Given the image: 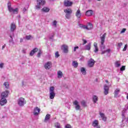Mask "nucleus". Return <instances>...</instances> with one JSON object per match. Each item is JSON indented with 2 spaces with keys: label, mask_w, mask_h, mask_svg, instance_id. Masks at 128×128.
Masks as SVG:
<instances>
[{
  "label": "nucleus",
  "mask_w": 128,
  "mask_h": 128,
  "mask_svg": "<svg viewBox=\"0 0 128 128\" xmlns=\"http://www.w3.org/2000/svg\"><path fill=\"white\" fill-rule=\"evenodd\" d=\"M93 13L92 10H88L86 12V16H92Z\"/></svg>",
  "instance_id": "obj_21"
},
{
  "label": "nucleus",
  "mask_w": 128,
  "mask_h": 128,
  "mask_svg": "<svg viewBox=\"0 0 128 128\" xmlns=\"http://www.w3.org/2000/svg\"><path fill=\"white\" fill-rule=\"evenodd\" d=\"M81 104L82 106H86V102L84 100H82L81 102Z\"/></svg>",
  "instance_id": "obj_33"
},
{
  "label": "nucleus",
  "mask_w": 128,
  "mask_h": 128,
  "mask_svg": "<svg viewBox=\"0 0 128 128\" xmlns=\"http://www.w3.org/2000/svg\"><path fill=\"white\" fill-rule=\"evenodd\" d=\"M8 8L10 12H12L14 14H16L18 13V8H16L15 9L12 8V4L8 2Z\"/></svg>",
  "instance_id": "obj_1"
},
{
  "label": "nucleus",
  "mask_w": 128,
  "mask_h": 128,
  "mask_svg": "<svg viewBox=\"0 0 128 128\" xmlns=\"http://www.w3.org/2000/svg\"><path fill=\"white\" fill-rule=\"evenodd\" d=\"M50 38L52 39V37H50Z\"/></svg>",
  "instance_id": "obj_60"
},
{
  "label": "nucleus",
  "mask_w": 128,
  "mask_h": 128,
  "mask_svg": "<svg viewBox=\"0 0 128 128\" xmlns=\"http://www.w3.org/2000/svg\"><path fill=\"white\" fill-rule=\"evenodd\" d=\"M4 64L0 63V68H4Z\"/></svg>",
  "instance_id": "obj_45"
},
{
  "label": "nucleus",
  "mask_w": 128,
  "mask_h": 128,
  "mask_svg": "<svg viewBox=\"0 0 128 128\" xmlns=\"http://www.w3.org/2000/svg\"><path fill=\"white\" fill-rule=\"evenodd\" d=\"M82 44H86L88 42V41H86V40H84V39H82Z\"/></svg>",
  "instance_id": "obj_44"
},
{
  "label": "nucleus",
  "mask_w": 128,
  "mask_h": 128,
  "mask_svg": "<svg viewBox=\"0 0 128 128\" xmlns=\"http://www.w3.org/2000/svg\"><path fill=\"white\" fill-rule=\"evenodd\" d=\"M26 103V102L23 98H20L18 100V104L20 106H24Z\"/></svg>",
  "instance_id": "obj_6"
},
{
  "label": "nucleus",
  "mask_w": 128,
  "mask_h": 128,
  "mask_svg": "<svg viewBox=\"0 0 128 128\" xmlns=\"http://www.w3.org/2000/svg\"><path fill=\"white\" fill-rule=\"evenodd\" d=\"M50 118V114H47L45 116V118L44 120V122H48V120Z\"/></svg>",
  "instance_id": "obj_24"
},
{
  "label": "nucleus",
  "mask_w": 128,
  "mask_h": 128,
  "mask_svg": "<svg viewBox=\"0 0 128 128\" xmlns=\"http://www.w3.org/2000/svg\"><path fill=\"white\" fill-rule=\"evenodd\" d=\"M115 64H116V66H117V68H118L119 66H120V62H116L115 63Z\"/></svg>",
  "instance_id": "obj_40"
},
{
  "label": "nucleus",
  "mask_w": 128,
  "mask_h": 128,
  "mask_svg": "<svg viewBox=\"0 0 128 128\" xmlns=\"http://www.w3.org/2000/svg\"><path fill=\"white\" fill-rule=\"evenodd\" d=\"M8 102V101L6 100V98H2L0 100V104L1 106H4Z\"/></svg>",
  "instance_id": "obj_17"
},
{
  "label": "nucleus",
  "mask_w": 128,
  "mask_h": 128,
  "mask_svg": "<svg viewBox=\"0 0 128 128\" xmlns=\"http://www.w3.org/2000/svg\"><path fill=\"white\" fill-rule=\"evenodd\" d=\"M106 33H104L102 36L100 37V50H104L106 48V46H104V42L106 40Z\"/></svg>",
  "instance_id": "obj_3"
},
{
  "label": "nucleus",
  "mask_w": 128,
  "mask_h": 128,
  "mask_svg": "<svg viewBox=\"0 0 128 128\" xmlns=\"http://www.w3.org/2000/svg\"><path fill=\"white\" fill-rule=\"evenodd\" d=\"M61 50H63L64 54H68V46L66 45H62L61 47Z\"/></svg>",
  "instance_id": "obj_8"
},
{
  "label": "nucleus",
  "mask_w": 128,
  "mask_h": 128,
  "mask_svg": "<svg viewBox=\"0 0 128 128\" xmlns=\"http://www.w3.org/2000/svg\"><path fill=\"white\" fill-rule=\"evenodd\" d=\"M40 112V108L38 107H36L34 108L33 114L34 116H38V114Z\"/></svg>",
  "instance_id": "obj_11"
},
{
  "label": "nucleus",
  "mask_w": 128,
  "mask_h": 128,
  "mask_svg": "<svg viewBox=\"0 0 128 128\" xmlns=\"http://www.w3.org/2000/svg\"><path fill=\"white\" fill-rule=\"evenodd\" d=\"M73 104L75 106V109L76 110H80V106L78 104V100H74L73 102Z\"/></svg>",
  "instance_id": "obj_10"
},
{
  "label": "nucleus",
  "mask_w": 128,
  "mask_h": 128,
  "mask_svg": "<svg viewBox=\"0 0 128 128\" xmlns=\"http://www.w3.org/2000/svg\"><path fill=\"white\" fill-rule=\"evenodd\" d=\"M92 48V43L90 42L88 44L86 45L84 48H81L82 50H90Z\"/></svg>",
  "instance_id": "obj_7"
},
{
  "label": "nucleus",
  "mask_w": 128,
  "mask_h": 128,
  "mask_svg": "<svg viewBox=\"0 0 128 128\" xmlns=\"http://www.w3.org/2000/svg\"><path fill=\"white\" fill-rule=\"evenodd\" d=\"M88 2H90V0H88Z\"/></svg>",
  "instance_id": "obj_62"
},
{
  "label": "nucleus",
  "mask_w": 128,
  "mask_h": 128,
  "mask_svg": "<svg viewBox=\"0 0 128 128\" xmlns=\"http://www.w3.org/2000/svg\"><path fill=\"white\" fill-rule=\"evenodd\" d=\"M4 86L6 88H10V84L8 82H5L4 84Z\"/></svg>",
  "instance_id": "obj_32"
},
{
  "label": "nucleus",
  "mask_w": 128,
  "mask_h": 128,
  "mask_svg": "<svg viewBox=\"0 0 128 128\" xmlns=\"http://www.w3.org/2000/svg\"><path fill=\"white\" fill-rule=\"evenodd\" d=\"M106 82H108V80H106Z\"/></svg>",
  "instance_id": "obj_58"
},
{
  "label": "nucleus",
  "mask_w": 128,
  "mask_h": 128,
  "mask_svg": "<svg viewBox=\"0 0 128 128\" xmlns=\"http://www.w3.org/2000/svg\"><path fill=\"white\" fill-rule=\"evenodd\" d=\"M65 128H72V126L70 124H67L65 126Z\"/></svg>",
  "instance_id": "obj_43"
},
{
  "label": "nucleus",
  "mask_w": 128,
  "mask_h": 128,
  "mask_svg": "<svg viewBox=\"0 0 128 128\" xmlns=\"http://www.w3.org/2000/svg\"><path fill=\"white\" fill-rule=\"evenodd\" d=\"M110 49H108V50H106V52H108V53H110Z\"/></svg>",
  "instance_id": "obj_51"
},
{
  "label": "nucleus",
  "mask_w": 128,
  "mask_h": 128,
  "mask_svg": "<svg viewBox=\"0 0 128 128\" xmlns=\"http://www.w3.org/2000/svg\"><path fill=\"white\" fill-rule=\"evenodd\" d=\"M6 48V44L2 46V50H4V48Z\"/></svg>",
  "instance_id": "obj_55"
},
{
  "label": "nucleus",
  "mask_w": 128,
  "mask_h": 128,
  "mask_svg": "<svg viewBox=\"0 0 128 128\" xmlns=\"http://www.w3.org/2000/svg\"><path fill=\"white\" fill-rule=\"evenodd\" d=\"M127 109L128 110V106H127Z\"/></svg>",
  "instance_id": "obj_61"
},
{
  "label": "nucleus",
  "mask_w": 128,
  "mask_h": 128,
  "mask_svg": "<svg viewBox=\"0 0 128 128\" xmlns=\"http://www.w3.org/2000/svg\"><path fill=\"white\" fill-rule=\"evenodd\" d=\"M76 18H80V16H82V13H80V10H78L76 14Z\"/></svg>",
  "instance_id": "obj_22"
},
{
  "label": "nucleus",
  "mask_w": 128,
  "mask_h": 128,
  "mask_svg": "<svg viewBox=\"0 0 128 128\" xmlns=\"http://www.w3.org/2000/svg\"><path fill=\"white\" fill-rule=\"evenodd\" d=\"M32 38V36L30 35L26 36V40H30V38Z\"/></svg>",
  "instance_id": "obj_35"
},
{
  "label": "nucleus",
  "mask_w": 128,
  "mask_h": 128,
  "mask_svg": "<svg viewBox=\"0 0 128 128\" xmlns=\"http://www.w3.org/2000/svg\"><path fill=\"white\" fill-rule=\"evenodd\" d=\"M64 12H66V14H72V10L70 8H67L64 10Z\"/></svg>",
  "instance_id": "obj_30"
},
{
  "label": "nucleus",
  "mask_w": 128,
  "mask_h": 128,
  "mask_svg": "<svg viewBox=\"0 0 128 128\" xmlns=\"http://www.w3.org/2000/svg\"><path fill=\"white\" fill-rule=\"evenodd\" d=\"M120 89L116 88L114 90V98H118V94L120 92Z\"/></svg>",
  "instance_id": "obj_25"
},
{
  "label": "nucleus",
  "mask_w": 128,
  "mask_h": 128,
  "mask_svg": "<svg viewBox=\"0 0 128 128\" xmlns=\"http://www.w3.org/2000/svg\"><path fill=\"white\" fill-rule=\"evenodd\" d=\"M126 70V66H122V67L120 68V70L121 72H123V70Z\"/></svg>",
  "instance_id": "obj_39"
},
{
  "label": "nucleus",
  "mask_w": 128,
  "mask_h": 128,
  "mask_svg": "<svg viewBox=\"0 0 128 128\" xmlns=\"http://www.w3.org/2000/svg\"><path fill=\"white\" fill-rule=\"evenodd\" d=\"M92 126L94 128H100V127L98 126V120H94L93 121Z\"/></svg>",
  "instance_id": "obj_15"
},
{
  "label": "nucleus",
  "mask_w": 128,
  "mask_h": 128,
  "mask_svg": "<svg viewBox=\"0 0 128 128\" xmlns=\"http://www.w3.org/2000/svg\"><path fill=\"white\" fill-rule=\"evenodd\" d=\"M56 24H58L56 20H54L52 23V26H54L55 28H56Z\"/></svg>",
  "instance_id": "obj_38"
},
{
  "label": "nucleus",
  "mask_w": 128,
  "mask_h": 128,
  "mask_svg": "<svg viewBox=\"0 0 128 128\" xmlns=\"http://www.w3.org/2000/svg\"><path fill=\"white\" fill-rule=\"evenodd\" d=\"M42 51L40 50L39 52L37 54L38 58H40V56H42Z\"/></svg>",
  "instance_id": "obj_37"
},
{
  "label": "nucleus",
  "mask_w": 128,
  "mask_h": 128,
  "mask_svg": "<svg viewBox=\"0 0 128 128\" xmlns=\"http://www.w3.org/2000/svg\"><path fill=\"white\" fill-rule=\"evenodd\" d=\"M94 48H98V43L96 42H94Z\"/></svg>",
  "instance_id": "obj_48"
},
{
  "label": "nucleus",
  "mask_w": 128,
  "mask_h": 128,
  "mask_svg": "<svg viewBox=\"0 0 128 128\" xmlns=\"http://www.w3.org/2000/svg\"><path fill=\"white\" fill-rule=\"evenodd\" d=\"M37 4L35 6V9L38 10L42 8V6H44L46 4V0H36Z\"/></svg>",
  "instance_id": "obj_2"
},
{
  "label": "nucleus",
  "mask_w": 128,
  "mask_h": 128,
  "mask_svg": "<svg viewBox=\"0 0 128 128\" xmlns=\"http://www.w3.org/2000/svg\"><path fill=\"white\" fill-rule=\"evenodd\" d=\"M126 28H123L122 30H121L120 32V34H124V32H126Z\"/></svg>",
  "instance_id": "obj_46"
},
{
  "label": "nucleus",
  "mask_w": 128,
  "mask_h": 128,
  "mask_svg": "<svg viewBox=\"0 0 128 128\" xmlns=\"http://www.w3.org/2000/svg\"><path fill=\"white\" fill-rule=\"evenodd\" d=\"M56 96V93L54 92V87L51 86L50 88V100H54Z\"/></svg>",
  "instance_id": "obj_5"
},
{
  "label": "nucleus",
  "mask_w": 128,
  "mask_h": 128,
  "mask_svg": "<svg viewBox=\"0 0 128 128\" xmlns=\"http://www.w3.org/2000/svg\"><path fill=\"white\" fill-rule=\"evenodd\" d=\"M99 0V1H100V0Z\"/></svg>",
  "instance_id": "obj_63"
},
{
  "label": "nucleus",
  "mask_w": 128,
  "mask_h": 128,
  "mask_svg": "<svg viewBox=\"0 0 128 128\" xmlns=\"http://www.w3.org/2000/svg\"><path fill=\"white\" fill-rule=\"evenodd\" d=\"M24 42V40L22 38H21L20 39V42Z\"/></svg>",
  "instance_id": "obj_54"
},
{
  "label": "nucleus",
  "mask_w": 128,
  "mask_h": 128,
  "mask_svg": "<svg viewBox=\"0 0 128 128\" xmlns=\"http://www.w3.org/2000/svg\"><path fill=\"white\" fill-rule=\"evenodd\" d=\"M126 98H127V100H128V93L127 96H126Z\"/></svg>",
  "instance_id": "obj_56"
},
{
  "label": "nucleus",
  "mask_w": 128,
  "mask_h": 128,
  "mask_svg": "<svg viewBox=\"0 0 128 128\" xmlns=\"http://www.w3.org/2000/svg\"><path fill=\"white\" fill-rule=\"evenodd\" d=\"M44 68L46 70H50L52 68V62H48L44 64Z\"/></svg>",
  "instance_id": "obj_14"
},
{
  "label": "nucleus",
  "mask_w": 128,
  "mask_h": 128,
  "mask_svg": "<svg viewBox=\"0 0 128 128\" xmlns=\"http://www.w3.org/2000/svg\"><path fill=\"white\" fill-rule=\"evenodd\" d=\"M100 116L102 118V120H104V122H106V117L104 113L100 112Z\"/></svg>",
  "instance_id": "obj_28"
},
{
  "label": "nucleus",
  "mask_w": 128,
  "mask_h": 128,
  "mask_svg": "<svg viewBox=\"0 0 128 128\" xmlns=\"http://www.w3.org/2000/svg\"><path fill=\"white\" fill-rule=\"evenodd\" d=\"M122 46V42L118 43V46H119V48H120V46Z\"/></svg>",
  "instance_id": "obj_47"
},
{
  "label": "nucleus",
  "mask_w": 128,
  "mask_h": 128,
  "mask_svg": "<svg viewBox=\"0 0 128 128\" xmlns=\"http://www.w3.org/2000/svg\"><path fill=\"white\" fill-rule=\"evenodd\" d=\"M102 54H106V50L104 51V50H102Z\"/></svg>",
  "instance_id": "obj_52"
},
{
  "label": "nucleus",
  "mask_w": 128,
  "mask_h": 128,
  "mask_svg": "<svg viewBox=\"0 0 128 128\" xmlns=\"http://www.w3.org/2000/svg\"><path fill=\"white\" fill-rule=\"evenodd\" d=\"M92 100L94 104H96V102H98V96L94 95L92 96Z\"/></svg>",
  "instance_id": "obj_20"
},
{
  "label": "nucleus",
  "mask_w": 128,
  "mask_h": 128,
  "mask_svg": "<svg viewBox=\"0 0 128 128\" xmlns=\"http://www.w3.org/2000/svg\"><path fill=\"white\" fill-rule=\"evenodd\" d=\"M28 10V9H26V8H24L22 11L24 14V12H26Z\"/></svg>",
  "instance_id": "obj_49"
},
{
  "label": "nucleus",
  "mask_w": 128,
  "mask_h": 128,
  "mask_svg": "<svg viewBox=\"0 0 128 128\" xmlns=\"http://www.w3.org/2000/svg\"><path fill=\"white\" fill-rule=\"evenodd\" d=\"M110 88L106 84L104 86V94L105 96L108 94V90Z\"/></svg>",
  "instance_id": "obj_16"
},
{
  "label": "nucleus",
  "mask_w": 128,
  "mask_h": 128,
  "mask_svg": "<svg viewBox=\"0 0 128 128\" xmlns=\"http://www.w3.org/2000/svg\"><path fill=\"white\" fill-rule=\"evenodd\" d=\"M9 42H14V40L11 39L10 40H9Z\"/></svg>",
  "instance_id": "obj_53"
},
{
  "label": "nucleus",
  "mask_w": 128,
  "mask_h": 128,
  "mask_svg": "<svg viewBox=\"0 0 128 128\" xmlns=\"http://www.w3.org/2000/svg\"><path fill=\"white\" fill-rule=\"evenodd\" d=\"M72 66H74V68H76L78 66V62L76 60H74L72 62Z\"/></svg>",
  "instance_id": "obj_23"
},
{
  "label": "nucleus",
  "mask_w": 128,
  "mask_h": 128,
  "mask_svg": "<svg viewBox=\"0 0 128 128\" xmlns=\"http://www.w3.org/2000/svg\"><path fill=\"white\" fill-rule=\"evenodd\" d=\"M10 36L12 39V36Z\"/></svg>",
  "instance_id": "obj_57"
},
{
  "label": "nucleus",
  "mask_w": 128,
  "mask_h": 128,
  "mask_svg": "<svg viewBox=\"0 0 128 128\" xmlns=\"http://www.w3.org/2000/svg\"><path fill=\"white\" fill-rule=\"evenodd\" d=\"M42 12H50V9L48 7H44L42 9Z\"/></svg>",
  "instance_id": "obj_26"
},
{
  "label": "nucleus",
  "mask_w": 128,
  "mask_h": 128,
  "mask_svg": "<svg viewBox=\"0 0 128 128\" xmlns=\"http://www.w3.org/2000/svg\"><path fill=\"white\" fill-rule=\"evenodd\" d=\"M60 56V54H58V52H56L55 53V58H58Z\"/></svg>",
  "instance_id": "obj_36"
},
{
  "label": "nucleus",
  "mask_w": 128,
  "mask_h": 128,
  "mask_svg": "<svg viewBox=\"0 0 128 128\" xmlns=\"http://www.w3.org/2000/svg\"><path fill=\"white\" fill-rule=\"evenodd\" d=\"M128 48V44H125L124 48H123V52H126V48Z\"/></svg>",
  "instance_id": "obj_41"
},
{
  "label": "nucleus",
  "mask_w": 128,
  "mask_h": 128,
  "mask_svg": "<svg viewBox=\"0 0 128 128\" xmlns=\"http://www.w3.org/2000/svg\"><path fill=\"white\" fill-rule=\"evenodd\" d=\"M78 26L81 28H84V30H92V28H94L92 24L90 22L88 23V26L82 24H79Z\"/></svg>",
  "instance_id": "obj_4"
},
{
  "label": "nucleus",
  "mask_w": 128,
  "mask_h": 128,
  "mask_svg": "<svg viewBox=\"0 0 128 128\" xmlns=\"http://www.w3.org/2000/svg\"><path fill=\"white\" fill-rule=\"evenodd\" d=\"M54 126L56 127V128H62L60 124L58 122H56Z\"/></svg>",
  "instance_id": "obj_31"
},
{
  "label": "nucleus",
  "mask_w": 128,
  "mask_h": 128,
  "mask_svg": "<svg viewBox=\"0 0 128 128\" xmlns=\"http://www.w3.org/2000/svg\"><path fill=\"white\" fill-rule=\"evenodd\" d=\"M38 48H34L32 50H31L30 52V56H34V54L36 52H38Z\"/></svg>",
  "instance_id": "obj_19"
},
{
  "label": "nucleus",
  "mask_w": 128,
  "mask_h": 128,
  "mask_svg": "<svg viewBox=\"0 0 128 128\" xmlns=\"http://www.w3.org/2000/svg\"><path fill=\"white\" fill-rule=\"evenodd\" d=\"M95 63L96 61H94V59L90 58V60L88 61V66H89V68H92V66H94Z\"/></svg>",
  "instance_id": "obj_9"
},
{
  "label": "nucleus",
  "mask_w": 128,
  "mask_h": 128,
  "mask_svg": "<svg viewBox=\"0 0 128 128\" xmlns=\"http://www.w3.org/2000/svg\"><path fill=\"white\" fill-rule=\"evenodd\" d=\"M22 86H24V82H22Z\"/></svg>",
  "instance_id": "obj_59"
},
{
  "label": "nucleus",
  "mask_w": 128,
  "mask_h": 128,
  "mask_svg": "<svg viewBox=\"0 0 128 128\" xmlns=\"http://www.w3.org/2000/svg\"><path fill=\"white\" fill-rule=\"evenodd\" d=\"M58 78H62V72L60 70H59L58 72Z\"/></svg>",
  "instance_id": "obj_29"
},
{
  "label": "nucleus",
  "mask_w": 128,
  "mask_h": 128,
  "mask_svg": "<svg viewBox=\"0 0 128 128\" xmlns=\"http://www.w3.org/2000/svg\"><path fill=\"white\" fill-rule=\"evenodd\" d=\"M70 14H66L65 15L66 18L70 20V16H71Z\"/></svg>",
  "instance_id": "obj_34"
},
{
  "label": "nucleus",
  "mask_w": 128,
  "mask_h": 128,
  "mask_svg": "<svg viewBox=\"0 0 128 128\" xmlns=\"http://www.w3.org/2000/svg\"><path fill=\"white\" fill-rule=\"evenodd\" d=\"M8 90H6L3 92L2 94H1V98H8Z\"/></svg>",
  "instance_id": "obj_13"
},
{
  "label": "nucleus",
  "mask_w": 128,
  "mask_h": 128,
  "mask_svg": "<svg viewBox=\"0 0 128 128\" xmlns=\"http://www.w3.org/2000/svg\"><path fill=\"white\" fill-rule=\"evenodd\" d=\"M94 52L96 53L98 52V47H94Z\"/></svg>",
  "instance_id": "obj_42"
},
{
  "label": "nucleus",
  "mask_w": 128,
  "mask_h": 128,
  "mask_svg": "<svg viewBox=\"0 0 128 128\" xmlns=\"http://www.w3.org/2000/svg\"><path fill=\"white\" fill-rule=\"evenodd\" d=\"M74 2H70V0H65L64 2V6H72Z\"/></svg>",
  "instance_id": "obj_12"
},
{
  "label": "nucleus",
  "mask_w": 128,
  "mask_h": 128,
  "mask_svg": "<svg viewBox=\"0 0 128 128\" xmlns=\"http://www.w3.org/2000/svg\"><path fill=\"white\" fill-rule=\"evenodd\" d=\"M10 31L13 32L15 30H16V24L14 23H12L10 24Z\"/></svg>",
  "instance_id": "obj_18"
},
{
  "label": "nucleus",
  "mask_w": 128,
  "mask_h": 128,
  "mask_svg": "<svg viewBox=\"0 0 128 128\" xmlns=\"http://www.w3.org/2000/svg\"><path fill=\"white\" fill-rule=\"evenodd\" d=\"M80 72L84 76H86V68H81Z\"/></svg>",
  "instance_id": "obj_27"
},
{
  "label": "nucleus",
  "mask_w": 128,
  "mask_h": 128,
  "mask_svg": "<svg viewBox=\"0 0 128 128\" xmlns=\"http://www.w3.org/2000/svg\"><path fill=\"white\" fill-rule=\"evenodd\" d=\"M78 46H75L74 48V52H76V50H78Z\"/></svg>",
  "instance_id": "obj_50"
}]
</instances>
